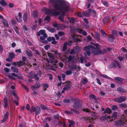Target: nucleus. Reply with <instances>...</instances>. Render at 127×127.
<instances>
[{
    "instance_id": "nucleus-1",
    "label": "nucleus",
    "mask_w": 127,
    "mask_h": 127,
    "mask_svg": "<svg viewBox=\"0 0 127 127\" xmlns=\"http://www.w3.org/2000/svg\"><path fill=\"white\" fill-rule=\"evenodd\" d=\"M93 44L95 46L96 49L94 46L91 45H89L83 48V50L86 51V53H84L85 56H86L87 55L89 56L90 55L91 53H93L94 55H96L103 54L106 52L105 51H103L101 50L99 44Z\"/></svg>"
},
{
    "instance_id": "nucleus-2",
    "label": "nucleus",
    "mask_w": 127,
    "mask_h": 127,
    "mask_svg": "<svg viewBox=\"0 0 127 127\" xmlns=\"http://www.w3.org/2000/svg\"><path fill=\"white\" fill-rule=\"evenodd\" d=\"M50 2L53 4L56 10L66 11L69 8L68 5L64 0H50Z\"/></svg>"
},
{
    "instance_id": "nucleus-3",
    "label": "nucleus",
    "mask_w": 127,
    "mask_h": 127,
    "mask_svg": "<svg viewBox=\"0 0 127 127\" xmlns=\"http://www.w3.org/2000/svg\"><path fill=\"white\" fill-rule=\"evenodd\" d=\"M124 124H127V110H124V114L121 117V120L116 121L115 125L117 126H120Z\"/></svg>"
},
{
    "instance_id": "nucleus-4",
    "label": "nucleus",
    "mask_w": 127,
    "mask_h": 127,
    "mask_svg": "<svg viewBox=\"0 0 127 127\" xmlns=\"http://www.w3.org/2000/svg\"><path fill=\"white\" fill-rule=\"evenodd\" d=\"M41 71L40 70L38 71L36 74V75L33 72H31L29 74L28 76L30 78H35L36 81H38L39 79V77H41Z\"/></svg>"
},
{
    "instance_id": "nucleus-5",
    "label": "nucleus",
    "mask_w": 127,
    "mask_h": 127,
    "mask_svg": "<svg viewBox=\"0 0 127 127\" xmlns=\"http://www.w3.org/2000/svg\"><path fill=\"white\" fill-rule=\"evenodd\" d=\"M43 11L45 12V13L49 14H51L55 16H57L59 14V12H57L55 10L51 11L49 9L46 7H44L42 9Z\"/></svg>"
},
{
    "instance_id": "nucleus-6",
    "label": "nucleus",
    "mask_w": 127,
    "mask_h": 127,
    "mask_svg": "<svg viewBox=\"0 0 127 127\" xmlns=\"http://www.w3.org/2000/svg\"><path fill=\"white\" fill-rule=\"evenodd\" d=\"M47 54L49 57V60L47 59H46V60L48 63L50 62L52 64H54V63H56L58 62L56 59L54 58L53 54L51 53L48 52Z\"/></svg>"
},
{
    "instance_id": "nucleus-7",
    "label": "nucleus",
    "mask_w": 127,
    "mask_h": 127,
    "mask_svg": "<svg viewBox=\"0 0 127 127\" xmlns=\"http://www.w3.org/2000/svg\"><path fill=\"white\" fill-rule=\"evenodd\" d=\"M30 110L31 113L35 111L36 114L37 115L40 114L41 111L40 108L38 106H36L35 107L32 106Z\"/></svg>"
},
{
    "instance_id": "nucleus-8",
    "label": "nucleus",
    "mask_w": 127,
    "mask_h": 127,
    "mask_svg": "<svg viewBox=\"0 0 127 127\" xmlns=\"http://www.w3.org/2000/svg\"><path fill=\"white\" fill-rule=\"evenodd\" d=\"M81 51L80 47L79 46H76L73 49L70 51V53L71 54L77 53Z\"/></svg>"
},
{
    "instance_id": "nucleus-9",
    "label": "nucleus",
    "mask_w": 127,
    "mask_h": 127,
    "mask_svg": "<svg viewBox=\"0 0 127 127\" xmlns=\"http://www.w3.org/2000/svg\"><path fill=\"white\" fill-rule=\"evenodd\" d=\"M26 62L27 63H26L25 62H24L22 61H19L17 62V66H22L25 64L27 65L29 68H30L32 66V65L31 63H29L28 62V61L27 60Z\"/></svg>"
},
{
    "instance_id": "nucleus-10",
    "label": "nucleus",
    "mask_w": 127,
    "mask_h": 127,
    "mask_svg": "<svg viewBox=\"0 0 127 127\" xmlns=\"http://www.w3.org/2000/svg\"><path fill=\"white\" fill-rule=\"evenodd\" d=\"M7 75L10 79L14 80H15L16 79L15 78V77H17L18 78H20L16 74L14 73H12L11 74H8Z\"/></svg>"
},
{
    "instance_id": "nucleus-11",
    "label": "nucleus",
    "mask_w": 127,
    "mask_h": 127,
    "mask_svg": "<svg viewBox=\"0 0 127 127\" xmlns=\"http://www.w3.org/2000/svg\"><path fill=\"white\" fill-rule=\"evenodd\" d=\"M126 99V97L125 96H122L119 98H115L114 101L118 103H121L122 102L124 101Z\"/></svg>"
},
{
    "instance_id": "nucleus-12",
    "label": "nucleus",
    "mask_w": 127,
    "mask_h": 127,
    "mask_svg": "<svg viewBox=\"0 0 127 127\" xmlns=\"http://www.w3.org/2000/svg\"><path fill=\"white\" fill-rule=\"evenodd\" d=\"M68 62H71L72 63L76 62L75 61V58L73 56L70 55L68 57Z\"/></svg>"
},
{
    "instance_id": "nucleus-13",
    "label": "nucleus",
    "mask_w": 127,
    "mask_h": 127,
    "mask_svg": "<svg viewBox=\"0 0 127 127\" xmlns=\"http://www.w3.org/2000/svg\"><path fill=\"white\" fill-rule=\"evenodd\" d=\"M41 34L43 35V36L45 37V38H47V35L45 33V30H41L39 31L38 33V35L39 36Z\"/></svg>"
},
{
    "instance_id": "nucleus-14",
    "label": "nucleus",
    "mask_w": 127,
    "mask_h": 127,
    "mask_svg": "<svg viewBox=\"0 0 127 127\" xmlns=\"http://www.w3.org/2000/svg\"><path fill=\"white\" fill-rule=\"evenodd\" d=\"M47 40L49 41H52L51 43L53 44H55L57 43V42L55 41V38L53 37H49L47 38Z\"/></svg>"
},
{
    "instance_id": "nucleus-15",
    "label": "nucleus",
    "mask_w": 127,
    "mask_h": 127,
    "mask_svg": "<svg viewBox=\"0 0 127 127\" xmlns=\"http://www.w3.org/2000/svg\"><path fill=\"white\" fill-rule=\"evenodd\" d=\"M70 83L69 82H68L67 83V85H66L63 89L62 91V93H64L66 90L69 89L70 87Z\"/></svg>"
},
{
    "instance_id": "nucleus-16",
    "label": "nucleus",
    "mask_w": 127,
    "mask_h": 127,
    "mask_svg": "<svg viewBox=\"0 0 127 127\" xmlns=\"http://www.w3.org/2000/svg\"><path fill=\"white\" fill-rule=\"evenodd\" d=\"M77 31L78 33L80 34H82L84 35H86L87 34L86 32L84 31L82 29L78 28L77 29Z\"/></svg>"
},
{
    "instance_id": "nucleus-17",
    "label": "nucleus",
    "mask_w": 127,
    "mask_h": 127,
    "mask_svg": "<svg viewBox=\"0 0 127 127\" xmlns=\"http://www.w3.org/2000/svg\"><path fill=\"white\" fill-rule=\"evenodd\" d=\"M4 116L3 119L1 121L2 122H5L8 117L9 113L8 112H4Z\"/></svg>"
},
{
    "instance_id": "nucleus-18",
    "label": "nucleus",
    "mask_w": 127,
    "mask_h": 127,
    "mask_svg": "<svg viewBox=\"0 0 127 127\" xmlns=\"http://www.w3.org/2000/svg\"><path fill=\"white\" fill-rule=\"evenodd\" d=\"M40 86V84L38 83H36L35 85L32 87V89L34 91L36 90V89L39 88Z\"/></svg>"
},
{
    "instance_id": "nucleus-19",
    "label": "nucleus",
    "mask_w": 127,
    "mask_h": 127,
    "mask_svg": "<svg viewBox=\"0 0 127 127\" xmlns=\"http://www.w3.org/2000/svg\"><path fill=\"white\" fill-rule=\"evenodd\" d=\"M71 42H70V43H69L68 42H66L64 43V45L63 47V51H65L67 48V45H71Z\"/></svg>"
},
{
    "instance_id": "nucleus-20",
    "label": "nucleus",
    "mask_w": 127,
    "mask_h": 127,
    "mask_svg": "<svg viewBox=\"0 0 127 127\" xmlns=\"http://www.w3.org/2000/svg\"><path fill=\"white\" fill-rule=\"evenodd\" d=\"M116 81L118 82L120 84H122L123 81L124 80V79L122 78H121L119 77H116L114 78Z\"/></svg>"
},
{
    "instance_id": "nucleus-21",
    "label": "nucleus",
    "mask_w": 127,
    "mask_h": 127,
    "mask_svg": "<svg viewBox=\"0 0 127 127\" xmlns=\"http://www.w3.org/2000/svg\"><path fill=\"white\" fill-rule=\"evenodd\" d=\"M73 106L74 108H77L80 107L81 106V105L79 102H76L74 104Z\"/></svg>"
},
{
    "instance_id": "nucleus-22",
    "label": "nucleus",
    "mask_w": 127,
    "mask_h": 127,
    "mask_svg": "<svg viewBox=\"0 0 127 127\" xmlns=\"http://www.w3.org/2000/svg\"><path fill=\"white\" fill-rule=\"evenodd\" d=\"M58 26L57 27V29L58 30H60L61 29H63L65 27L63 24H59L58 25Z\"/></svg>"
},
{
    "instance_id": "nucleus-23",
    "label": "nucleus",
    "mask_w": 127,
    "mask_h": 127,
    "mask_svg": "<svg viewBox=\"0 0 127 127\" xmlns=\"http://www.w3.org/2000/svg\"><path fill=\"white\" fill-rule=\"evenodd\" d=\"M15 56V55L14 53H9V58L11 59H12L14 58Z\"/></svg>"
},
{
    "instance_id": "nucleus-24",
    "label": "nucleus",
    "mask_w": 127,
    "mask_h": 127,
    "mask_svg": "<svg viewBox=\"0 0 127 127\" xmlns=\"http://www.w3.org/2000/svg\"><path fill=\"white\" fill-rule=\"evenodd\" d=\"M2 23L6 27H8V23L7 21L4 19L3 20Z\"/></svg>"
},
{
    "instance_id": "nucleus-25",
    "label": "nucleus",
    "mask_w": 127,
    "mask_h": 127,
    "mask_svg": "<svg viewBox=\"0 0 127 127\" xmlns=\"http://www.w3.org/2000/svg\"><path fill=\"white\" fill-rule=\"evenodd\" d=\"M23 19L24 22H27V14L26 12H25L24 14L23 15Z\"/></svg>"
},
{
    "instance_id": "nucleus-26",
    "label": "nucleus",
    "mask_w": 127,
    "mask_h": 127,
    "mask_svg": "<svg viewBox=\"0 0 127 127\" xmlns=\"http://www.w3.org/2000/svg\"><path fill=\"white\" fill-rule=\"evenodd\" d=\"M0 3L2 6H6L7 5L5 0H1L0 1Z\"/></svg>"
},
{
    "instance_id": "nucleus-27",
    "label": "nucleus",
    "mask_w": 127,
    "mask_h": 127,
    "mask_svg": "<svg viewBox=\"0 0 127 127\" xmlns=\"http://www.w3.org/2000/svg\"><path fill=\"white\" fill-rule=\"evenodd\" d=\"M11 69L13 70V71L14 72L17 73L18 72V68L16 67H15L12 66L11 67Z\"/></svg>"
},
{
    "instance_id": "nucleus-28",
    "label": "nucleus",
    "mask_w": 127,
    "mask_h": 127,
    "mask_svg": "<svg viewBox=\"0 0 127 127\" xmlns=\"http://www.w3.org/2000/svg\"><path fill=\"white\" fill-rule=\"evenodd\" d=\"M26 53L28 56L30 57L32 56V53L30 50H27Z\"/></svg>"
},
{
    "instance_id": "nucleus-29",
    "label": "nucleus",
    "mask_w": 127,
    "mask_h": 127,
    "mask_svg": "<svg viewBox=\"0 0 127 127\" xmlns=\"http://www.w3.org/2000/svg\"><path fill=\"white\" fill-rule=\"evenodd\" d=\"M92 36L94 37L95 38H96L97 39H99V33L97 32H96L95 33V36H93L92 35Z\"/></svg>"
},
{
    "instance_id": "nucleus-30",
    "label": "nucleus",
    "mask_w": 127,
    "mask_h": 127,
    "mask_svg": "<svg viewBox=\"0 0 127 127\" xmlns=\"http://www.w3.org/2000/svg\"><path fill=\"white\" fill-rule=\"evenodd\" d=\"M111 112V109L109 108L106 109L105 111L104 112L105 113H110Z\"/></svg>"
},
{
    "instance_id": "nucleus-31",
    "label": "nucleus",
    "mask_w": 127,
    "mask_h": 127,
    "mask_svg": "<svg viewBox=\"0 0 127 127\" xmlns=\"http://www.w3.org/2000/svg\"><path fill=\"white\" fill-rule=\"evenodd\" d=\"M46 29L48 31L51 32H55V29L53 28H50L49 27H47Z\"/></svg>"
},
{
    "instance_id": "nucleus-32",
    "label": "nucleus",
    "mask_w": 127,
    "mask_h": 127,
    "mask_svg": "<svg viewBox=\"0 0 127 127\" xmlns=\"http://www.w3.org/2000/svg\"><path fill=\"white\" fill-rule=\"evenodd\" d=\"M112 36L114 37H116L117 36V34L116 31H113L112 32Z\"/></svg>"
},
{
    "instance_id": "nucleus-33",
    "label": "nucleus",
    "mask_w": 127,
    "mask_h": 127,
    "mask_svg": "<svg viewBox=\"0 0 127 127\" xmlns=\"http://www.w3.org/2000/svg\"><path fill=\"white\" fill-rule=\"evenodd\" d=\"M117 112H116L114 113L112 115V118L114 119L116 118L117 116Z\"/></svg>"
},
{
    "instance_id": "nucleus-34",
    "label": "nucleus",
    "mask_w": 127,
    "mask_h": 127,
    "mask_svg": "<svg viewBox=\"0 0 127 127\" xmlns=\"http://www.w3.org/2000/svg\"><path fill=\"white\" fill-rule=\"evenodd\" d=\"M109 22V19L107 18H104L103 20V22L104 23L107 24Z\"/></svg>"
},
{
    "instance_id": "nucleus-35",
    "label": "nucleus",
    "mask_w": 127,
    "mask_h": 127,
    "mask_svg": "<svg viewBox=\"0 0 127 127\" xmlns=\"http://www.w3.org/2000/svg\"><path fill=\"white\" fill-rule=\"evenodd\" d=\"M38 15L37 12L36 11L33 12V14L32 15L33 17L34 18H36L37 17Z\"/></svg>"
},
{
    "instance_id": "nucleus-36",
    "label": "nucleus",
    "mask_w": 127,
    "mask_h": 127,
    "mask_svg": "<svg viewBox=\"0 0 127 127\" xmlns=\"http://www.w3.org/2000/svg\"><path fill=\"white\" fill-rule=\"evenodd\" d=\"M50 20V17L48 16H47L44 19V20L45 21H47L49 22Z\"/></svg>"
},
{
    "instance_id": "nucleus-37",
    "label": "nucleus",
    "mask_w": 127,
    "mask_h": 127,
    "mask_svg": "<svg viewBox=\"0 0 127 127\" xmlns=\"http://www.w3.org/2000/svg\"><path fill=\"white\" fill-rule=\"evenodd\" d=\"M114 37L112 36L111 35H110L109 37L108 38L109 41L112 42L114 40Z\"/></svg>"
},
{
    "instance_id": "nucleus-38",
    "label": "nucleus",
    "mask_w": 127,
    "mask_h": 127,
    "mask_svg": "<svg viewBox=\"0 0 127 127\" xmlns=\"http://www.w3.org/2000/svg\"><path fill=\"white\" fill-rule=\"evenodd\" d=\"M101 32L102 34V35L104 37H106V34L105 31L102 30H101Z\"/></svg>"
},
{
    "instance_id": "nucleus-39",
    "label": "nucleus",
    "mask_w": 127,
    "mask_h": 127,
    "mask_svg": "<svg viewBox=\"0 0 127 127\" xmlns=\"http://www.w3.org/2000/svg\"><path fill=\"white\" fill-rule=\"evenodd\" d=\"M120 106L121 107L124 108H126L127 107V105L126 104L122 103L120 104Z\"/></svg>"
},
{
    "instance_id": "nucleus-40",
    "label": "nucleus",
    "mask_w": 127,
    "mask_h": 127,
    "mask_svg": "<svg viewBox=\"0 0 127 127\" xmlns=\"http://www.w3.org/2000/svg\"><path fill=\"white\" fill-rule=\"evenodd\" d=\"M65 73L66 75H69L71 74L72 73V72L71 70H68L65 72Z\"/></svg>"
},
{
    "instance_id": "nucleus-41",
    "label": "nucleus",
    "mask_w": 127,
    "mask_h": 127,
    "mask_svg": "<svg viewBox=\"0 0 127 127\" xmlns=\"http://www.w3.org/2000/svg\"><path fill=\"white\" fill-rule=\"evenodd\" d=\"M84 60V58L83 57L81 56L79 58V60L81 63L83 64V61Z\"/></svg>"
},
{
    "instance_id": "nucleus-42",
    "label": "nucleus",
    "mask_w": 127,
    "mask_h": 127,
    "mask_svg": "<svg viewBox=\"0 0 127 127\" xmlns=\"http://www.w3.org/2000/svg\"><path fill=\"white\" fill-rule=\"evenodd\" d=\"M116 67V66L115 64L113 63H112L110 65L109 68H110L111 69L115 67Z\"/></svg>"
},
{
    "instance_id": "nucleus-43",
    "label": "nucleus",
    "mask_w": 127,
    "mask_h": 127,
    "mask_svg": "<svg viewBox=\"0 0 127 127\" xmlns=\"http://www.w3.org/2000/svg\"><path fill=\"white\" fill-rule=\"evenodd\" d=\"M115 63L116 64L117 66L119 68L121 67V65L118 62L114 60Z\"/></svg>"
},
{
    "instance_id": "nucleus-44",
    "label": "nucleus",
    "mask_w": 127,
    "mask_h": 127,
    "mask_svg": "<svg viewBox=\"0 0 127 127\" xmlns=\"http://www.w3.org/2000/svg\"><path fill=\"white\" fill-rule=\"evenodd\" d=\"M87 79L85 78L83 79L82 80V83L84 84H86L87 82Z\"/></svg>"
},
{
    "instance_id": "nucleus-45",
    "label": "nucleus",
    "mask_w": 127,
    "mask_h": 127,
    "mask_svg": "<svg viewBox=\"0 0 127 127\" xmlns=\"http://www.w3.org/2000/svg\"><path fill=\"white\" fill-rule=\"evenodd\" d=\"M70 32L72 33H74L76 30L74 28H71L70 30Z\"/></svg>"
},
{
    "instance_id": "nucleus-46",
    "label": "nucleus",
    "mask_w": 127,
    "mask_h": 127,
    "mask_svg": "<svg viewBox=\"0 0 127 127\" xmlns=\"http://www.w3.org/2000/svg\"><path fill=\"white\" fill-rule=\"evenodd\" d=\"M74 123L73 121H72L69 123V127H71L72 126L74 125Z\"/></svg>"
},
{
    "instance_id": "nucleus-47",
    "label": "nucleus",
    "mask_w": 127,
    "mask_h": 127,
    "mask_svg": "<svg viewBox=\"0 0 127 127\" xmlns=\"http://www.w3.org/2000/svg\"><path fill=\"white\" fill-rule=\"evenodd\" d=\"M58 34L59 36H61L64 35V33L63 32H58Z\"/></svg>"
},
{
    "instance_id": "nucleus-48",
    "label": "nucleus",
    "mask_w": 127,
    "mask_h": 127,
    "mask_svg": "<svg viewBox=\"0 0 127 127\" xmlns=\"http://www.w3.org/2000/svg\"><path fill=\"white\" fill-rule=\"evenodd\" d=\"M103 0H102V2L103 4L106 6H108V3L107 1L103 2Z\"/></svg>"
},
{
    "instance_id": "nucleus-49",
    "label": "nucleus",
    "mask_w": 127,
    "mask_h": 127,
    "mask_svg": "<svg viewBox=\"0 0 127 127\" xmlns=\"http://www.w3.org/2000/svg\"><path fill=\"white\" fill-rule=\"evenodd\" d=\"M83 14L86 17H89V15L87 12L86 11L84 12H83Z\"/></svg>"
},
{
    "instance_id": "nucleus-50",
    "label": "nucleus",
    "mask_w": 127,
    "mask_h": 127,
    "mask_svg": "<svg viewBox=\"0 0 127 127\" xmlns=\"http://www.w3.org/2000/svg\"><path fill=\"white\" fill-rule=\"evenodd\" d=\"M100 73L99 72V74L101 76L105 78H108V76L106 75H105L104 74H100Z\"/></svg>"
},
{
    "instance_id": "nucleus-51",
    "label": "nucleus",
    "mask_w": 127,
    "mask_h": 127,
    "mask_svg": "<svg viewBox=\"0 0 127 127\" xmlns=\"http://www.w3.org/2000/svg\"><path fill=\"white\" fill-rule=\"evenodd\" d=\"M50 47V45H46L44 47V48L46 50H48V48H49Z\"/></svg>"
},
{
    "instance_id": "nucleus-52",
    "label": "nucleus",
    "mask_w": 127,
    "mask_h": 127,
    "mask_svg": "<svg viewBox=\"0 0 127 127\" xmlns=\"http://www.w3.org/2000/svg\"><path fill=\"white\" fill-rule=\"evenodd\" d=\"M112 110H115L117 109V106L114 105L112 106Z\"/></svg>"
},
{
    "instance_id": "nucleus-53",
    "label": "nucleus",
    "mask_w": 127,
    "mask_h": 127,
    "mask_svg": "<svg viewBox=\"0 0 127 127\" xmlns=\"http://www.w3.org/2000/svg\"><path fill=\"white\" fill-rule=\"evenodd\" d=\"M33 65L34 66V68L35 69H37L38 68V66L36 65V64L35 63H33Z\"/></svg>"
},
{
    "instance_id": "nucleus-54",
    "label": "nucleus",
    "mask_w": 127,
    "mask_h": 127,
    "mask_svg": "<svg viewBox=\"0 0 127 127\" xmlns=\"http://www.w3.org/2000/svg\"><path fill=\"white\" fill-rule=\"evenodd\" d=\"M41 106L43 110H45L47 109V107L44 105H41Z\"/></svg>"
},
{
    "instance_id": "nucleus-55",
    "label": "nucleus",
    "mask_w": 127,
    "mask_h": 127,
    "mask_svg": "<svg viewBox=\"0 0 127 127\" xmlns=\"http://www.w3.org/2000/svg\"><path fill=\"white\" fill-rule=\"evenodd\" d=\"M27 58L25 56L22 57V60L23 61V62H25L27 60Z\"/></svg>"
},
{
    "instance_id": "nucleus-56",
    "label": "nucleus",
    "mask_w": 127,
    "mask_h": 127,
    "mask_svg": "<svg viewBox=\"0 0 127 127\" xmlns=\"http://www.w3.org/2000/svg\"><path fill=\"white\" fill-rule=\"evenodd\" d=\"M118 58L119 59L120 61H122L124 60V58L123 57L121 56L118 57Z\"/></svg>"
},
{
    "instance_id": "nucleus-57",
    "label": "nucleus",
    "mask_w": 127,
    "mask_h": 127,
    "mask_svg": "<svg viewBox=\"0 0 127 127\" xmlns=\"http://www.w3.org/2000/svg\"><path fill=\"white\" fill-rule=\"evenodd\" d=\"M26 108L28 110H30V106L29 104H27L26 105Z\"/></svg>"
},
{
    "instance_id": "nucleus-58",
    "label": "nucleus",
    "mask_w": 127,
    "mask_h": 127,
    "mask_svg": "<svg viewBox=\"0 0 127 127\" xmlns=\"http://www.w3.org/2000/svg\"><path fill=\"white\" fill-rule=\"evenodd\" d=\"M59 19L61 21L64 22V19L63 17L60 16L59 17Z\"/></svg>"
},
{
    "instance_id": "nucleus-59",
    "label": "nucleus",
    "mask_w": 127,
    "mask_h": 127,
    "mask_svg": "<svg viewBox=\"0 0 127 127\" xmlns=\"http://www.w3.org/2000/svg\"><path fill=\"white\" fill-rule=\"evenodd\" d=\"M4 71L6 72H8L9 71V70L7 68H4Z\"/></svg>"
},
{
    "instance_id": "nucleus-60",
    "label": "nucleus",
    "mask_w": 127,
    "mask_h": 127,
    "mask_svg": "<svg viewBox=\"0 0 127 127\" xmlns=\"http://www.w3.org/2000/svg\"><path fill=\"white\" fill-rule=\"evenodd\" d=\"M97 82V83L100 85L101 84V83L100 82V81L99 79L97 78L96 79Z\"/></svg>"
},
{
    "instance_id": "nucleus-61",
    "label": "nucleus",
    "mask_w": 127,
    "mask_h": 127,
    "mask_svg": "<svg viewBox=\"0 0 127 127\" xmlns=\"http://www.w3.org/2000/svg\"><path fill=\"white\" fill-rule=\"evenodd\" d=\"M43 87L45 88H48V86L47 84H44L43 85Z\"/></svg>"
},
{
    "instance_id": "nucleus-62",
    "label": "nucleus",
    "mask_w": 127,
    "mask_h": 127,
    "mask_svg": "<svg viewBox=\"0 0 127 127\" xmlns=\"http://www.w3.org/2000/svg\"><path fill=\"white\" fill-rule=\"evenodd\" d=\"M54 117L55 119H59V115L58 114H56L54 116Z\"/></svg>"
},
{
    "instance_id": "nucleus-63",
    "label": "nucleus",
    "mask_w": 127,
    "mask_h": 127,
    "mask_svg": "<svg viewBox=\"0 0 127 127\" xmlns=\"http://www.w3.org/2000/svg\"><path fill=\"white\" fill-rule=\"evenodd\" d=\"M77 15L78 16H79L80 17H82V15L81 13L79 12L77 13Z\"/></svg>"
},
{
    "instance_id": "nucleus-64",
    "label": "nucleus",
    "mask_w": 127,
    "mask_h": 127,
    "mask_svg": "<svg viewBox=\"0 0 127 127\" xmlns=\"http://www.w3.org/2000/svg\"><path fill=\"white\" fill-rule=\"evenodd\" d=\"M37 27V25H35L33 26L32 27V30H34Z\"/></svg>"
}]
</instances>
